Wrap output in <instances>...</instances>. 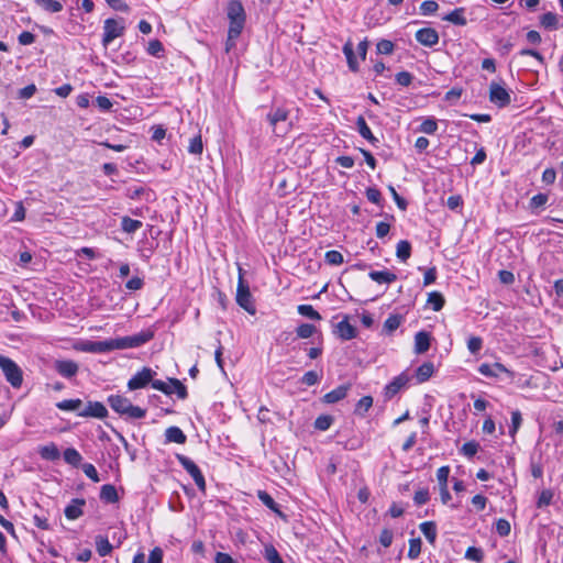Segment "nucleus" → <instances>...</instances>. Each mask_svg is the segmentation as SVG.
Returning a JSON list of instances; mask_svg holds the SVG:
<instances>
[{
	"mask_svg": "<svg viewBox=\"0 0 563 563\" xmlns=\"http://www.w3.org/2000/svg\"><path fill=\"white\" fill-rule=\"evenodd\" d=\"M489 101L499 108H505L511 102V97L503 85L492 81L489 85Z\"/></svg>",
	"mask_w": 563,
	"mask_h": 563,
	"instance_id": "nucleus-9",
	"label": "nucleus"
},
{
	"mask_svg": "<svg viewBox=\"0 0 563 563\" xmlns=\"http://www.w3.org/2000/svg\"><path fill=\"white\" fill-rule=\"evenodd\" d=\"M154 336V332L151 330L141 331L140 333L111 339L113 350H125L142 346L143 344L151 341Z\"/></svg>",
	"mask_w": 563,
	"mask_h": 563,
	"instance_id": "nucleus-3",
	"label": "nucleus"
},
{
	"mask_svg": "<svg viewBox=\"0 0 563 563\" xmlns=\"http://www.w3.org/2000/svg\"><path fill=\"white\" fill-rule=\"evenodd\" d=\"M42 459L47 461H55L58 460L60 456L59 450L54 443H49L47 445H44L38 451Z\"/></svg>",
	"mask_w": 563,
	"mask_h": 563,
	"instance_id": "nucleus-30",
	"label": "nucleus"
},
{
	"mask_svg": "<svg viewBox=\"0 0 563 563\" xmlns=\"http://www.w3.org/2000/svg\"><path fill=\"white\" fill-rule=\"evenodd\" d=\"M368 277L378 284H391L397 279V275L389 271H371Z\"/></svg>",
	"mask_w": 563,
	"mask_h": 563,
	"instance_id": "nucleus-23",
	"label": "nucleus"
},
{
	"mask_svg": "<svg viewBox=\"0 0 563 563\" xmlns=\"http://www.w3.org/2000/svg\"><path fill=\"white\" fill-rule=\"evenodd\" d=\"M411 255V244L407 240H401L396 246V256L401 261L406 262Z\"/></svg>",
	"mask_w": 563,
	"mask_h": 563,
	"instance_id": "nucleus-32",
	"label": "nucleus"
},
{
	"mask_svg": "<svg viewBox=\"0 0 563 563\" xmlns=\"http://www.w3.org/2000/svg\"><path fill=\"white\" fill-rule=\"evenodd\" d=\"M540 24L548 30L558 27V15L553 12H547L540 16Z\"/></svg>",
	"mask_w": 563,
	"mask_h": 563,
	"instance_id": "nucleus-38",
	"label": "nucleus"
},
{
	"mask_svg": "<svg viewBox=\"0 0 563 563\" xmlns=\"http://www.w3.org/2000/svg\"><path fill=\"white\" fill-rule=\"evenodd\" d=\"M548 195L545 194H538V195H534L531 199H530V207L531 208H540V207H543L547 202H548Z\"/></svg>",
	"mask_w": 563,
	"mask_h": 563,
	"instance_id": "nucleus-62",
	"label": "nucleus"
},
{
	"mask_svg": "<svg viewBox=\"0 0 563 563\" xmlns=\"http://www.w3.org/2000/svg\"><path fill=\"white\" fill-rule=\"evenodd\" d=\"M410 377L404 372L385 386L384 396L386 399H391L409 383Z\"/></svg>",
	"mask_w": 563,
	"mask_h": 563,
	"instance_id": "nucleus-11",
	"label": "nucleus"
},
{
	"mask_svg": "<svg viewBox=\"0 0 563 563\" xmlns=\"http://www.w3.org/2000/svg\"><path fill=\"white\" fill-rule=\"evenodd\" d=\"M431 345V335L429 332L419 331L415 335V353L423 354Z\"/></svg>",
	"mask_w": 563,
	"mask_h": 563,
	"instance_id": "nucleus-20",
	"label": "nucleus"
},
{
	"mask_svg": "<svg viewBox=\"0 0 563 563\" xmlns=\"http://www.w3.org/2000/svg\"><path fill=\"white\" fill-rule=\"evenodd\" d=\"M343 53L346 57V62H347V65H349V68L352 70V71H357L358 70V64H357V60H356V57H355V54H354V49H353V44L351 41H347L344 46H343Z\"/></svg>",
	"mask_w": 563,
	"mask_h": 563,
	"instance_id": "nucleus-28",
	"label": "nucleus"
},
{
	"mask_svg": "<svg viewBox=\"0 0 563 563\" xmlns=\"http://www.w3.org/2000/svg\"><path fill=\"white\" fill-rule=\"evenodd\" d=\"M334 334L340 339L347 341L354 339L357 332L355 327L349 322L347 317H345L335 325Z\"/></svg>",
	"mask_w": 563,
	"mask_h": 563,
	"instance_id": "nucleus-16",
	"label": "nucleus"
},
{
	"mask_svg": "<svg viewBox=\"0 0 563 563\" xmlns=\"http://www.w3.org/2000/svg\"><path fill=\"white\" fill-rule=\"evenodd\" d=\"M421 553V540L419 538L417 539H410L409 540V550H408V558L410 560H416Z\"/></svg>",
	"mask_w": 563,
	"mask_h": 563,
	"instance_id": "nucleus-46",
	"label": "nucleus"
},
{
	"mask_svg": "<svg viewBox=\"0 0 563 563\" xmlns=\"http://www.w3.org/2000/svg\"><path fill=\"white\" fill-rule=\"evenodd\" d=\"M176 459L179 462V464L187 471V473L192 477L197 487L201 492H205L206 481L198 465L188 456L183 454H176Z\"/></svg>",
	"mask_w": 563,
	"mask_h": 563,
	"instance_id": "nucleus-6",
	"label": "nucleus"
},
{
	"mask_svg": "<svg viewBox=\"0 0 563 563\" xmlns=\"http://www.w3.org/2000/svg\"><path fill=\"white\" fill-rule=\"evenodd\" d=\"M0 369L5 379L13 388H20L23 383V372L21 367L10 357L0 355Z\"/></svg>",
	"mask_w": 563,
	"mask_h": 563,
	"instance_id": "nucleus-4",
	"label": "nucleus"
},
{
	"mask_svg": "<svg viewBox=\"0 0 563 563\" xmlns=\"http://www.w3.org/2000/svg\"><path fill=\"white\" fill-rule=\"evenodd\" d=\"M156 373L150 367H143L128 382V388L135 390L146 387L153 379Z\"/></svg>",
	"mask_w": 563,
	"mask_h": 563,
	"instance_id": "nucleus-10",
	"label": "nucleus"
},
{
	"mask_svg": "<svg viewBox=\"0 0 563 563\" xmlns=\"http://www.w3.org/2000/svg\"><path fill=\"white\" fill-rule=\"evenodd\" d=\"M465 558L475 562H482L484 554L481 549L470 547L465 552Z\"/></svg>",
	"mask_w": 563,
	"mask_h": 563,
	"instance_id": "nucleus-55",
	"label": "nucleus"
},
{
	"mask_svg": "<svg viewBox=\"0 0 563 563\" xmlns=\"http://www.w3.org/2000/svg\"><path fill=\"white\" fill-rule=\"evenodd\" d=\"M478 372L486 377H498L501 373L510 374L509 369L501 363H483L478 366Z\"/></svg>",
	"mask_w": 563,
	"mask_h": 563,
	"instance_id": "nucleus-17",
	"label": "nucleus"
},
{
	"mask_svg": "<svg viewBox=\"0 0 563 563\" xmlns=\"http://www.w3.org/2000/svg\"><path fill=\"white\" fill-rule=\"evenodd\" d=\"M438 130V122L434 118H427L420 124L419 131L426 134H434Z\"/></svg>",
	"mask_w": 563,
	"mask_h": 563,
	"instance_id": "nucleus-45",
	"label": "nucleus"
},
{
	"mask_svg": "<svg viewBox=\"0 0 563 563\" xmlns=\"http://www.w3.org/2000/svg\"><path fill=\"white\" fill-rule=\"evenodd\" d=\"M35 3L51 13H57L63 10V4L58 0H35Z\"/></svg>",
	"mask_w": 563,
	"mask_h": 563,
	"instance_id": "nucleus-34",
	"label": "nucleus"
},
{
	"mask_svg": "<svg viewBox=\"0 0 563 563\" xmlns=\"http://www.w3.org/2000/svg\"><path fill=\"white\" fill-rule=\"evenodd\" d=\"M298 313L311 320H320V313L311 305L298 306Z\"/></svg>",
	"mask_w": 563,
	"mask_h": 563,
	"instance_id": "nucleus-43",
	"label": "nucleus"
},
{
	"mask_svg": "<svg viewBox=\"0 0 563 563\" xmlns=\"http://www.w3.org/2000/svg\"><path fill=\"white\" fill-rule=\"evenodd\" d=\"M80 350L88 353H106L113 351L112 340L104 341H87L81 344Z\"/></svg>",
	"mask_w": 563,
	"mask_h": 563,
	"instance_id": "nucleus-15",
	"label": "nucleus"
},
{
	"mask_svg": "<svg viewBox=\"0 0 563 563\" xmlns=\"http://www.w3.org/2000/svg\"><path fill=\"white\" fill-rule=\"evenodd\" d=\"M522 423L521 412L519 410H515L511 412V427L509 429V434L515 438L517 431L519 430Z\"/></svg>",
	"mask_w": 563,
	"mask_h": 563,
	"instance_id": "nucleus-47",
	"label": "nucleus"
},
{
	"mask_svg": "<svg viewBox=\"0 0 563 563\" xmlns=\"http://www.w3.org/2000/svg\"><path fill=\"white\" fill-rule=\"evenodd\" d=\"M165 439L167 443L184 444L187 438L180 428L173 426L166 429Z\"/></svg>",
	"mask_w": 563,
	"mask_h": 563,
	"instance_id": "nucleus-22",
	"label": "nucleus"
},
{
	"mask_svg": "<svg viewBox=\"0 0 563 563\" xmlns=\"http://www.w3.org/2000/svg\"><path fill=\"white\" fill-rule=\"evenodd\" d=\"M56 407L64 411H80L82 407V401L80 399H65L58 401Z\"/></svg>",
	"mask_w": 563,
	"mask_h": 563,
	"instance_id": "nucleus-31",
	"label": "nucleus"
},
{
	"mask_svg": "<svg viewBox=\"0 0 563 563\" xmlns=\"http://www.w3.org/2000/svg\"><path fill=\"white\" fill-rule=\"evenodd\" d=\"M366 197L367 199L373 202V203H376V205H379L380 203V200H382V194L380 191L375 188V187H369L366 189Z\"/></svg>",
	"mask_w": 563,
	"mask_h": 563,
	"instance_id": "nucleus-61",
	"label": "nucleus"
},
{
	"mask_svg": "<svg viewBox=\"0 0 563 563\" xmlns=\"http://www.w3.org/2000/svg\"><path fill=\"white\" fill-rule=\"evenodd\" d=\"M86 501L81 498H75L71 500V503L66 506L64 514L67 519L69 520H76L80 516H82V507L85 506Z\"/></svg>",
	"mask_w": 563,
	"mask_h": 563,
	"instance_id": "nucleus-19",
	"label": "nucleus"
},
{
	"mask_svg": "<svg viewBox=\"0 0 563 563\" xmlns=\"http://www.w3.org/2000/svg\"><path fill=\"white\" fill-rule=\"evenodd\" d=\"M64 460L66 463L77 466L81 462L82 457L76 449L68 448L64 451Z\"/></svg>",
	"mask_w": 563,
	"mask_h": 563,
	"instance_id": "nucleus-39",
	"label": "nucleus"
},
{
	"mask_svg": "<svg viewBox=\"0 0 563 563\" xmlns=\"http://www.w3.org/2000/svg\"><path fill=\"white\" fill-rule=\"evenodd\" d=\"M236 303L250 314H255L256 308L247 283L243 278L242 268H239V283L236 289Z\"/></svg>",
	"mask_w": 563,
	"mask_h": 563,
	"instance_id": "nucleus-5",
	"label": "nucleus"
},
{
	"mask_svg": "<svg viewBox=\"0 0 563 563\" xmlns=\"http://www.w3.org/2000/svg\"><path fill=\"white\" fill-rule=\"evenodd\" d=\"M296 332L299 338L308 339L314 334L316 327L310 323H302L297 328Z\"/></svg>",
	"mask_w": 563,
	"mask_h": 563,
	"instance_id": "nucleus-48",
	"label": "nucleus"
},
{
	"mask_svg": "<svg viewBox=\"0 0 563 563\" xmlns=\"http://www.w3.org/2000/svg\"><path fill=\"white\" fill-rule=\"evenodd\" d=\"M412 75L409 71H399L396 75V81L398 85L408 87L412 82Z\"/></svg>",
	"mask_w": 563,
	"mask_h": 563,
	"instance_id": "nucleus-59",
	"label": "nucleus"
},
{
	"mask_svg": "<svg viewBox=\"0 0 563 563\" xmlns=\"http://www.w3.org/2000/svg\"><path fill=\"white\" fill-rule=\"evenodd\" d=\"M429 543L434 544L437 539V526L433 521H424L419 526Z\"/></svg>",
	"mask_w": 563,
	"mask_h": 563,
	"instance_id": "nucleus-29",
	"label": "nucleus"
},
{
	"mask_svg": "<svg viewBox=\"0 0 563 563\" xmlns=\"http://www.w3.org/2000/svg\"><path fill=\"white\" fill-rule=\"evenodd\" d=\"M465 9L464 8H456L450 13H448L445 16H443L444 21L451 22L455 25L464 26L467 23V20L465 18Z\"/></svg>",
	"mask_w": 563,
	"mask_h": 563,
	"instance_id": "nucleus-24",
	"label": "nucleus"
},
{
	"mask_svg": "<svg viewBox=\"0 0 563 563\" xmlns=\"http://www.w3.org/2000/svg\"><path fill=\"white\" fill-rule=\"evenodd\" d=\"M394 43L389 40H380L376 45L377 53L385 55L391 54L394 52Z\"/></svg>",
	"mask_w": 563,
	"mask_h": 563,
	"instance_id": "nucleus-52",
	"label": "nucleus"
},
{
	"mask_svg": "<svg viewBox=\"0 0 563 563\" xmlns=\"http://www.w3.org/2000/svg\"><path fill=\"white\" fill-rule=\"evenodd\" d=\"M511 531V527H510V523L508 520L504 519V518H500L496 521V532L500 536V537H507L509 536Z\"/></svg>",
	"mask_w": 563,
	"mask_h": 563,
	"instance_id": "nucleus-51",
	"label": "nucleus"
},
{
	"mask_svg": "<svg viewBox=\"0 0 563 563\" xmlns=\"http://www.w3.org/2000/svg\"><path fill=\"white\" fill-rule=\"evenodd\" d=\"M257 497L268 509L277 514L279 517H285L284 514L280 511L278 504L267 492L258 490Z\"/></svg>",
	"mask_w": 563,
	"mask_h": 563,
	"instance_id": "nucleus-26",
	"label": "nucleus"
},
{
	"mask_svg": "<svg viewBox=\"0 0 563 563\" xmlns=\"http://www.w3.org/2000/svg\"><path fill=\"white\" fill-rule=\"evenodd\" d=\"M108 404L115 412L128 419H142L146 415V410L132 405V402L120 395H111L108 397Z\"/></svg>",
	"mask_w": 563,
	"mask_h": 563,
	"instance_id": "nucleus-1",
	"label": "nucleus"
},
{
	"mask_svg": "<svg viewBox=\"0 0 563 563\" xmlns=\"http://www.w3.org/2000/svg\"><path fill=\"white\" fill-rule=\"evenodd\" d=\"M325 262L330 265H340L343 263V255L339 251H328L324 255Z\"/></svg>",
	"mask_w": 563,
	"mask_h": 563,
	"instance_id": "nucleus-50",
	"label": "nucleus"
},
{
	"mask_svg": "<svg viewBox=\"0 0 563 563\" xmlns=\"http://www.w3.org/2000/svg\"><path fill=\"white\" fill-rule=\"evenodd\" d=\"M351 388V385L350 384H346V385H340L338 386L335 389L327 393L323 397H322V401L324 404H335L342 399H344L347 395V391L350 390Z\"/></svg>",
	"mask_w": 563,
	"mask_h": 563,
	"instance_id": "nucleus-18",
	"label": "nucleus"
},
{
	"mask_svg": "<svg viewBox=\"0 0 563 563\" xmlns=\"http://www.w3.org/2000/svg\"><path fill=\"white\" fill-rule=\"evenodd\" d=\"M227 15L230 21V37H239L245 24V11L240 0H230L227 8Z\"/></svg>",
	"mask_w": 563,
	"mask_h": 563,
	"instance_id": "nucleus-2",
	"label": "nucleus"
},
{
	"mask_svg": "<svg viewBox=\"0 0 563 563\" xmlns=\"http://www.w3.org/2000/svg\"><path fill=\"white\" fill-rule=\"evenodd\" d=\"M147 563H163V550L158 547L154 548L150 552Z\"/></svg>",
	"mask_w": 563,
	"mask_h": 563,
	"instance_id": "nucleus-64",
	"label": "nucleus"
},
{
	"mask_svg": "<svg viewBox=\"0 0 563 563\" xmlns=\"http://www.w3.org/2000/svg\"><path fill=\"white\" fill-rule=\"evenodd\" d=\"M124 30L122 20L107 19L103 23L102 45L107 47L113 40L122 36Z\"/></svg>",
	"mask_w": 563,
	"mask_h": 563,
	"instance_id": "nucleus-7",
	"label": "nucleus"
},
{
	"mask_svg": "<svg viewBox=\"0 0 563 563\" xmlns=\"http://www.w3.org/2000/svg\"><path fill=\"white\" fill-rule=\"evenodd\" d=\"M483 341L479 336H471L467 341V349L472 354H476L481 351Z\"/></svg>",
	"mask_w": 563,
	"mask_h": 563,
	"instance_id": "nucleus-56",
	"label": "nucleus"
},
{
	"mask_svg": "<svg viewBox=\"0 0 563 563\" xmlns=\"http://www.w3.org/2000/svg\"><path fill=\"white\" fill-rule=\"evenodd\" d=\"M434 373V365L431 362H424L416 369V378L418 383L427 382Z\"/></svg>",
	"mask_w": 563,
	"mask_h": 563,
	"instance_id": "nucleus-25",
	"label": "nucleus"
},
{
	"mask_svg": "<svg viewBox=\"0 0 563 563\" xmlns=\"http://www.w3.org/2000/svg\"><path fill=\"white\" fill-rule=\"evenodd\" d=\"M356 128L362 137L367 140L372 145L377 146L379 140L372 133L364 117L360 115L356 119Z\"/></svg>",
	"mask_w": 563,
	"mask_h": 563,
	"instance_id": "nucleus-21",
	"label": "nucleus"
},
{
	"mask_svg": "<svg viewBox=\"0 0 563 563\" xmlns=\"http://www.w3.org/2000/svg\"><path fill=\"white\" fill-rule=\"evenodd\" d=\"M372 406L373 398L371 396H364L357 401L354 412L358 416H364Z\"/></svg>",
	"mask_w": 563,
	"mask_h": 563,
	"instance_id": "nucleus-40",
	"label": "nucleus"
},
{
	"mask_svg": "<svg viewBox=\"0 0 563 563\" xmlns=\"http://www.w3.org/2000/svg\"><path fill=\"white\" fill-rule=\"evenodd\" d=\"M108 415V410L102 402L99 401H88L87 406L78 411L79 417H92L103 419Z\"/></svg>",
	"mask_w": 563,
	"mask_h": 563,
	"instance_id": "nucleus-12",
	"label": "nucleus"
},
{
	"mask_svg": "<svg viewBox=\"0 0 563 563\" xmlns=\"http://www.w3.org/2000/svg\"><path fill=\"white\" fill-rule=\"evenodd\" d=\"M53 367L60 376L65 378L74 377L79 369L78 364L71 360H56Z\"/></svg>",
	"mask_w": 563,
	"mask_h": 563,
	"instance_id": "nucleus-13",
	"label": "nucleus"
},
{
	"mask_svg": "<svg viewBox=\"0 0 563 563\" xmlns=\"http://www.w3.org/2000/svg\"><path fill=\"white\" fill-rule=\"evenodd\" d=\"M142 225L141 221L131 219L126 216L121 219V229L126 233H134L141 229Z\"/></svg>",
	"mask_w": 563,
	"mask_h": 563,
	"instance_id": "nucleus-36",
	"label": "nucleus"
},
{
	"mask_svg": "<svg viewBox=\"0 0 563 563\" xmlns=\"http://www.w3.org/2000/svg\"><path fill=\"white\" fill-rule=\"evenodd\" d=\"M169 384L172 385L173 393H176L179 399H186L188 396L187 389L184 384L177 378H169Z\"/></svg>",
	"mask_w": 563,
	"mask_h": 563,
	"instance_id": "nucleus-44",
	"label": "nucleus"
},
{
	"mask_svg": "<svg viewBox=\"0 0 563 563\" xmlns=\"http://www.w3.org/2000/svg\"><path fill=\"white\" fill-rule=\"evenodd\" d=\"M450 474V467L449 466H441L437 471V478L439 482V486H445L448 485V478Z\"/></svg>",
	"mask_w": 563,
	"mask_h": 563,
	"instance_id": "nucleus-58",
	"label": "nucleus"
},
{
	"mask_svg": "<svg viewBox=\"0 0 563 563\" xmlns=\"http://www.w3.org/2000/svg\"><path fill=\"white\" fill-rule=\"evenodd\" d=\"M82 471H84L85 475L87 477H89L92 482H95V483L100 482L98 472L92 464H89V463L85 464L82 466Z\"/></svg>",
	"mask_w": 563,
	"mask_h": 563,
	"instance_id": "nucleus-60",
	"label": "nucleus"
},
{
	"mask_svg": "<svg viewBox=\"0 0 563 563\" xmlns=\"http://www.w3.org/2000/svg\"><path fill=\"white\" fill-rule=\"evenodd\" d=\"M427 302H428V305L431 306L433 311H440L443 308L445 300H444V297L440 292L432 291L428 295Z\"/></svg>",
	"mask_w": 563,
	"mask_h": 563,
	"instance_id": "nucleus-37",
	"label": "nucleus"
},
{
	"mask_svg": "<svg viewBox=\"0 0 563 563\" xmlns=\"http://www.w3.org/2000/svg\"><path fill=\"white\" fill-rule=\"evenodd\" d=\"M100 499L104 503L113 504L119 500L117 488L111 484H106L100 489Z\"/></svg>",
	"mask_w": 563,
	"mask_h": 563,
	"instance_id": "nucleus-27",
	"label": "nucleus"
},
{
	"mask_svg": "<svg viewBox=\"0 0 563 563\" xmlns=\"http://www.w3.org/2000/svg\"><path fill=\"white\" fill-rule=\"evenodd\" d=\"M164 47L161 41L152 40L147 46V53L153 56H157L161 52H163Z\"/></svg>",
	"mask_w": 563,
	"mask_h": 563,
	"instance_id": "nucleus-63",
	"label": "nucleus"
},
{
	"mask_svg": "<svg viewBox=\"0 0 563 563\" xmlns=\"http://www.w3.org/2000/svg\"><path fill=\"white\" fill-rule=\"evenodd\" d=\"M478 446V443L475 441L466 442L462 446V453L468 457H472L477 453Z\"/></svg>",
	"mask_w": 563,
	"mask_h": 563,
	"instance_id": "nucleus-57",
	"label": "nucleus"
},
{
	"mask_svg": "<svg viewBox=\"0 0 563 563\" xmlns=\"http://www.w3.org/2000/svg\"><path fill=\"white\" fill-rule=\"evenodd\" d=\"M334 418L330 415H321L314 420V428L320 431H327L333 423Z\"/></svg>",
	"mask_w": 563,
	"mask_h": 563,
	"instance_id": "nucleus-41",
	"label": "nucleus"
},
{
	"mask_svg": "<svg viewBox=\"0 0 563 563\" xmlns=\"http://www.w3.org/2000/svg\"><path fill=\"white\" fill-rule=\"evenodd\" d=\"M438 9L439 4L433 0H427L420 4V12L422 15L433 14Z\"/></svg>",
	"mask_w": 563,
	"mask_h": 563,
	"instance_id": "nucleus-49",
	"label": "nucleus"
},
{
	"mask_svg": "<svg viewBox=\"0 0 563 563\" xmlns=\"http://www.w3.org/2000/svg\"><path fill=\"white\" fill-rule=\"evenodd\" d=\"M320 378L321 376L317 372L309 371L301 377V383L307 386H313L320 380Z\"/></svg>",
	"mask_w": 563,
	"mask_h": 563,
	"instance_id": "nucleus-53",
	"label": "nucleus"
},
{
	"mask_svg": "<svg viewBox=\"0 0 563 563\" xmlns=\"http://www.w3.org/2000/svg\"><path fill=\"white\" fill-rule=\"evenodd\" d=\"M416 40L421 45L432 47L439 42V34L435 29L422 27L416 32Z\"/></svg>",
	"mask_w": 563,
	"mask_h": 563,
	"instance_id": "nucleus-14",
	"label": "nucleus"
},
{
	"mask_svg": "<svg viewBox=\"0 0 563 563\" xmlns=\"http://www.w3.org/2000/svg\"><path fill=\"white\" fill-rule=\"evenodd\" d=\"M96 548L97 552L100 556H107L112 551V544L109 542L108 538L102 536L96 537Z\"/></svg>",
	"mask_w": 563,
	"mask_h": 563,
	"instance_id": "nucleus-33",
	"label": "nucleus"
},
{
	"mask_svg": "<svg viewBox=\"0 0 563 563\" xmlns=\"http://www.w3.org/2000/svg\"><path fill=\"white\" fill-rule=\"evenodd\" d=\"M264 558L269 563H284V561H283L282 556L279 555L278 551L272 544L265 545Z\"/></svg>",
	"mask_w": 563,
	"mask_h": 563,
	"instance_id": "nucleus-42",
	"label": "nucleus"
},
{
	"mask_svg": "<svg viewBox=\"0 0 563 563\" xmlns=\"http://www.w3.org/2000/svg\"><path fill=\"white\" fill-rule=\"evenodd\" d=\"M203 145L201 141V136H195L190 140V144L188 147L189 153L200 155L202 153Z\"/></svg>",
	"mask_w": 563,
	"mask_h": 563,
	"instance_id": "nucleus-54",
	"label": "nucleus"
},
{
	"mask_svg": "<svg viewBox=\"0 0 563 563\" xmlns=\"http://www.w3.org/2000/svg\"><path fill=\"white\" fill-rule=\"evenodd\" d=\"M289 117V111L284 108H276L267 114V121L273 128V132L276 135H285L289 130L291 124H287L286 126H279L278 123L286 122Z\"/></svg>",
	"mask_w": 563,
	"mask_h": 563,
	"instance_id": "nucleus-8",
	"label": "nucleus"
},
{
	"mask_svg": "<svg viewBox=\"0 0 563 563\" xmlns=\"http://www.w3.org/2000/svg\"><path fill=\"white\" fill-rule=\"evenodd\" d=\"M401 321L402 317L400 314H390L384 322V331L387 334H391L400 327Z\"/></svg>",
	"mask_w": 563,
	"mask_h": 563,
	"instance_id": "nucleus-35",
	"label": "nucleus"
}]
</instances>
